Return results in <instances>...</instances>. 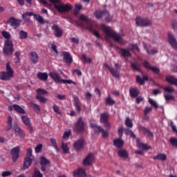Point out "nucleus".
Returning a JSON list of instances; mask_svg holds the SVG:
<instances>
[{
	"mask_svg": "<svg viewBox=\"0 0 177 177\" xmlns=\"http://www.w3.org/2000/svg\"><path fill=\"white\" fill-rule=\"evenodd\" d=\"M102 30L105 33V39L108 41V42H110V38H112L115 42H118V44H121L122 45L124 44L122 35L115 32L111 28L102 24Z\"/></svg>",
	"mask_w": 177,
	"mask_h": 177,
	"instance_id": "1",
	"label": "nucleus"
},
{
	"mask_svg": "<svg viewBox=\"0 0 177 177\" xmlns=\"http://www.w3.org/2000/svg\"><path fill=\"white\" fill-rule=\"evenodd\" d=\"M80 20H82V27L84 28H86L88 31H91L96 37L97 38H102L99 32L95 30V26H96V23L89 19L86 15L82 14L80 16Z\"/></svg>",
	"mask_w": 177,
	"mask_h": 177,
	"instance_id": "2",
	"label": "nucleus"
},
{
	"mask_svg": "<svg viewBox=\"0 0 177 177\" xmlns=\"http://www.w3.org/2000/svg\"><path fill=\"white\" fill-rule=\"evenodd\" d=\"M50 3L54 5V7L60 13H68L71 9H73V6L71 4H64L60 0H48Z\"/></svg>",
	"mask_w": 177,
	"mask_h": 177,
	"instance_id": "3",
	"label": "nucleus"
},
{
	"mask_svg": "<svg viewBox=\"0 0 177 177\" xmlns=\"http://www.w3.org/2000/svg\"><path fill=\"white\" fill-rule=\"evenodd\" d=\"M6 71L0 73V80L2 81H9L10 78H13L14 71L9 63L6 64Z\"/></svg>",
	"mask_w": 177,
	"mask_h": 177,
	"instance_id": "4",
	"label": "nucleus"
},
{
	"mask_svg": "<svg viewBox=\"0 0 177 177\" xmlns=\"http://www.w3.org/2000/svg\"><path fill=\"white\" fill-rule=\"evenodd\" d=\"M104 66L109 70L111 75H113L114 78H120V70H121L120 64H115V68L109 66L107 64H104Z\"/></svg>",
	"mask_w": 177,
	"mask_h": 177,
	"instance_id": "5",
	"label": "nucleus"
},
{
	"mask_svg": "<svg viewBox=\"0 0 177 177\" xmlns=\"http://www.w3.org/2000/svg\"><path fill=\"white\" fill-rule=\"evenodd\" d=\"M84 122L82 120V118H80L79 120L76 122L75 124H74L73 130L77 134H82L84 131Z\"/></svg>",
	"mask_w": 177,
	"mask_h": 177,
	"instance_id": "6",
	"label": "nucleus"
},
{
	"mask_svg": "<svg viewBox=\"0 0 177 177\" xmlns=\"http://www.w3.org/2000/svg\"><path fill=\"white\" fill-rule=\"evenodd\" d=\"M3 52L8 56L13 55V41L12 40H6L3 47Z\"/></svg>",
	"mask_w": 177,
	"mask_h": 177,
	"instance_id": "7",
	"label": "nucleus"
},
{
	"mask_svg": "<svg viewBox=\"0 0 177 177\" xmlns=\"http://www.w3.org/2000/svg\"><path fill=\"white\" fill-rule=\"evenodd\" d=\"M136 24L137 26L140 27H146L147 26H150V24H151V21L146 18L136 17Z\"/></svg>",
	"mask_w": 177,
	"mask_h": 177,
	"instance_id": "8",
	"label": "nucleus"
},
{
	"mask_svg": "<svg viewBox=\"0 0 177 177\" xmlns=\"http://www.w3.org/2000/svg\"><path fill=\"white\" fill-rule=\"evenodd\" d=\"M13 130L15 136L19 137L21 139H24L26 136L24 131L22 130L17 124H14Z\"/></svg>",
	"mask_w": 177,
	"mask_h": 177,
	"instance_id": "9",
	"label": "nucleus"
},
{
	"mask_svg": "<svg viewBox=\"0 0 177 177\" xmlns=\"http://www.w3.org/2000/svg\"><path fill=\"white\" fill-rule=\"evenodd\" d=\"M100 121L106 129H110V123L109 122V113H103L100 115Z\"/></svg>",
	"mask_w": 177,
	"mask_h": 177,
	"instance_id": "10",
	"label": "nucleus"
},
{
	"mask_svg": "<svg viewBox=\"0 0 177 177\" xmlns=\"http://www.w3.org/2000/svg\"><path fill=\"white\" fill-rule=\"evenodd\" d=\"M37 95H36V99H37V100L39 101V102L45 103L46 102V101H48V99L45 98V97L43 96V95L48 93L46 91L42 90V89H38L37 91Z\"/></svg>",
	"mask_w": 177,
	"mask_h": 177,
	"instance_id": "11",
	"label": "nucleus"
},
{
	"mask_svg": "<svg viewBox=\"0 0 177 177\" xmlns=\"http://www.w3.org/2000/svg\"><path fill=\"white\" fill-rule=\"evenodd\" d=\"M175 90L172 89H165L164 93L165 100L167 103L170 101H174L175 97L172 95V93L174 92Z\"/></svg>",
	"mask_w": 177,
	"mask_h": 177,
	"instance_id": "12",
	"label": "nucleus"
},
{
	"mask_svg": "<svg viewBox=\"0 0 177 177\" xmlns=\"http://www.w3.org/2000/svg\"><path fill=\"white\" fill-rule=\"evenodd\" d=\"M20 147H15L10 150V155L12 157V162H16L20 156Z\"/></svg>",
	"mask_w": 177,
	"mask_h": 177,
	"instance_id": "13",
	"label": "nucleus"
},
{
	"mask_svg": "<svg viewBox=\"0 0 177 177\" xmlns=\"http://www.w3.org/2000/svg\"><path fill=\"white\" fill-rule=\"evenodd\" d=\"M6 24H9L14 28H19L20 24H21V21L12 17L10 18L9 21H7Z\"/></svg>",
	"mask_w": 177,
	"mask_h": 177,
	"instance_id": "14",
	"label": "nucleus"
},
{
	"mask_svg": "<svg viewBox=\"0 0 177 177\" xmlns=\"http://www.w3.org/2000/svg\"><path fill=\"white\" fill-rule=\"evenodd\" d=\"M21 118L24 125L27 126V130L29 131L30 133H32L34 129H32V127L30 125V118H29L27 115H22Z\"/></svg>",
	"mask_w": 177,
	"mask_h": 177,
	"instance_id": "15",
	"label": "nucleus"
},
{
	"mask_svg": "<svg viewBox=\"0 0 177 177\" xmlns=\"http://www.w3.org/2000/svg\"><path fill=\"white\" fill-rule=\"evenodd\" d=\"M39 164L41 166V172H44L45 171H46V165L50 164V160L48 158H45L44 156H41L39 158Z\"/></svg>",
	"mask_w": 177,
	"mask_h": 177,
	"instance_id": "16",
	"label": "nucleus"
},
{
	"mask_svg": "<svg viewBox=\"0 0 177 177\" xmlns=\"http://www.w3.org/2000/svg\"><path fill=\"white\" fill-rule=\"evenodd\" d=\"M73 149H75L76 151H80L84 149V140L81 138L76 140L73 143Z\"/></svg>",
	"mask_w": 177,
	"mask_h": 177,
	"instance_id": "17",
	"label": "nucleus"
},
{
	"mask_svg": "<svg viewBox=\"0 0 177 177\" xmlns=\"http://www.w3.org/2000/svg\"><path fill=\"white\" fill-rule=\"evenodd\" d=\"M51 28L54 31V35L57 38H62L63 35V29L58 27L57 25H53Z\"/></svg>",
	"mask_w": 177,
	"mask_h": 177,
	"instance_id": "18",
	"label": "nucleus"
},
{
	"mask_svg": "<svg viewBox=\"0 0 177 177\" xmlns=\"http://www.w3.org/2000/svg\"><path fill=\"white\" fill-rule=\"evenodd\" d=\"M168 39L171 46H172L176 50H177V41L176 39H175V36H174L172 33L169 32Z\"/></svg>",
	"mask_w": 177,
	"mask_h": 177,
	"instance_id": "19",
	"label": "nucleus"
},
{
	"mask_svg": "<svg viewBox=\"0 0 177 177\" xmlns=\"http://www.w3.org/2000/svg\"><path fill=\"white\" fill-rule=\"evenodd\" d=\"M139 131L145 135H147V136L149 138H153V133H151V131L148 130V129L145 127L139 126Z\"/></svg>",
	"mask_w": 177,
	"mask_h": 177,
	"instance_id": "20",
	"label": "nucleus"
},
{
	"mask_svg": "<svg viewBox=\"0 0 177 177\" xmlns=\"http://www.w3.org/2000/svg\"><path fill=\"white\" fill-rule=\"evenodd\" d=\"M73 176L74 177H86L87 174H86V171L84 169L79 168L77 170H74L73 171Z\"/></svg>",
	"mask_w": 177,
	"mask_h": 177,
	"instance_id": "21",
	"label": "nucleus"
},
{
	"mask_svg": "<svg viewBox=\"0 0 177 177\" xmlns=\"http://www.w3.org/2000/svg\"><path fill=\"white\" fill-rule=\"evenodd\" d=\"M93 160H94V159L93 158V155L88 154V156L86 157V158H84V160H83L82 164L84 166H89V165H91V164H93Z\"/></svg>",
	"mask_w": 177,
	"mask_h": 177,
	"instance_id": "22",
	"label": "nucleus"
},
{
	"mask_svg": "<svg viewBox=\"0 0 177 177\" xmlns=\"http://www.w3.org/2000/svg\"><path fill=\"white\" fill-rule=\"evenodd\" d=\"M73 102H74V107H75L76 112L80 113L81 112V102L79 98L77 96L73 97Z\"/></svg>",
	"mask_w": 177,
	"mask_h": 177,
	"instance_id": "23",
	"label": "nucleus"
},
{
	"mask_svg": "<svg viewBox=\"0 0 177 177\" xmlns=\"http://www.w3.org/2000/svg\"><path fill=\"white\" fill-rule=\"evenodd\" d=\"M94 133L96 135L102 133V137H103V138H106V137H108V132L100 127H98V130H96V129H94Z\"/></svg>",
	"mask_w": 177,
	"mask_h": 177,
	"instance_id": "24",
	"label": "nucleus"
},
{
	"mask_svg": "<svg viewBox=\"0 0 177 177\" xmlns=\"http://www.w3.org/2000/svg\"><path fill=\"white\" fill-rule=\"evenodd\" d=\"M113 146H115L117 149H122L124 146V141L121 140V138H117L113 140Z\"/></svg>",
	"mask_w": 177,
	"mask_h": 177,
	"instance_id": "25",
	"label": "nucleus"
},
{
	"mask_svg": "<svg viewBox=\"0 0 177 177\" xmlns=\"http://www.w3.org/2000/svg\"><path fill=\"white\" fill-rule=\"evenodd\" d=\"M165 80L167 82H169V84H171L172 85H176V86H177V79L175 78V76L167 75L165 77Z\"/></svg>",
	"mask_w": 177,
	"mask_h": 177,
	"instance_id": "26",
	"label": "nucleus"
},
{
	"mask_svg": "<svg viewBox=\"0 0 177 177\" xmlns=\"http://www.w3.org/2000/svg\"><path fill=\"white\" fill-rule=\"evenodd\" d=\"M49 75L50 78L53 80L55 82H59L62 84V81H63V79H62V77L59 76L57 74L55 73H50Z\"/></svg>",
	"mask_w": 177,
	"mask_h": 177,
	"instance_id": "27",
	"label": "nucleus"
},
{
	"mask_svg": "<svg viewBox=\"0 0 177 177\" xmlns=\"http://www.w3.org/2000/svg\"><path fill=\"white\" fill-rule=\"evenodd\" d=\"M30 60L33 63V64H37L38 63V60H39V57L37 53L32 51L30 53Z\"/></svg>",
	"mask_w": 177,
	"mask_h": 177,
	"instance_id": "28",
	"label": "nucleus"
},
{
	"mask_svg": "<svg viewBox=\"0 0 177 177\" xmlns=\"http://www.w3.org/2000/svg\"><path fill=\"white\" fill-rule=\"evenodd\" d=\"M32 163V160L29 157L24 158V169H28L29 167H30L31 164Z\"/></svg>",
	"mask_w": 177,
	"mask_h": 177,
	"instance_id": "29",
	"label": "nucleus"
},
{
	"mask_svg": "<svg viewBox=\"0 0 177 177\" xmlns=\"http://www.w3.org/2000/svg\"><path fill=\"white\" fill-rule=\"evenodd\" d=\"M118 156L127 159L129 158V151L127 149H120L118 151Z\"/></svg>",
	"mask_w": 177,
	"mask_h": 177,
	"instance_id": "30",
	"label": "nucleus"
},
{
	"mask_svg": "<svg viewBox=\"0 0 177 177\" xmlns=\"http://www.w3.org/2000/svg\"><path fill=\"white\" fill-rule=\"evenodd\" d=\"M37 77L40 81H48V73H42V72H39L37 74Z\"/></svg>",
	"mask_w": 177,
	"mask_h": 177,
	"instance_id": "31",
	"label": "nucleus"
},
{
	"mask_svg": "<svg viewBox=\"0 0 177 177\" xmlns=\"http://www.w3.org/2000/svg\"><path fill=\"white\" fill-rule=\"evenodd\" d=\"M13 120L12 118V116H8L7 118V126L6 127V131H8L12 129V128H14V126L12 124Z\"/></svg>",
	"mask_w": 177,
	"mask_h": 177,
	"instance_id": "32",
	"label": "nucleus"
},
{
	"mask_svg": "<svg viewBox=\"0 0 177 177\" xmlns=\"http://www.w3.org/2000/svg\"><path fill=\"white\" fill-rule=\"evenodd\" d=\"M120 55L122 57H131L132 56L129 49L127 50L126 48H120Z\"/></svg>",
	"mask_w": 177,
	"mask_h": 177,
	"instance_id": "33",
	"label": "nucleus"
},
{
	"mask_svg": "<svg viewBox=\"0 0 177 177\" xmlns=\"http://www.w3.org/2000/svg\"><path fill=\"white\" fill-rule=\"evenodd\" d=\"M153 159L163 162L167 160V155L165 153H160L157 156H153Z\"/></svg>",
	"mask_w": 177,
	"mask_h": 177,
	"instance_id": "34",
	"label": "nucleus"
},
{
	"mask_svg": "<svg viewBox=\"0 0 177 177\" xmlns=\"http://www.w3.org/2000/svg\"><path fill=\"white\" fill-rule=\"evenodd\" d=\"M149 80V77H147V76L144 75L142 77H140V76H137L136 77V81L138 84H140V85H144L145 82H146V81Z\"/></svg>",
	"mask_w": 177,
	"mask_h": 177,
	"instance_id": "35",
	"label": "nucleus"
},
{
	"mask_svg": "<svg viewBox=\"0 0 177 177\" xmlns=\"http://www.w3.org/2000/svg\"><path fill=\"white\" fill-rule=\"evenodd\" d=\"M62 55L64 58L66 59V63H72L73 62V57H71V55L70 53L63 52Z\"/></svg>",
	"mask_w": 177,
	"mask_h": 177,
	"instance_id": "36",
	"label": "nucleus"
},
{
	"mask_svg": "<svg viewBox=\"0 0 177 177\" xmlns=\"http://www.w3.org/2000/svg\"><path fill=\"white\" fill-rule=\"evenodd\" d=\"M12 109H14V111H17V113H19L23 115L26 113V111H24V109L22 107H21L19 105L13 104Z\"/></svg>",
	"mask_w": 177,
	"mask_h": 177,
	"instance_id": "37",
	"label": "nucleus"
},
{
	"mask_svg": "<svg viewBox=\"0 0 177 177\" xmlns=\"http://www.w3.org/2000/svg\"><path fill=\"white\" fill-rule=\"evenodd\" d=\"M115 104V100H113L111 96H108L105 100V105L113 106Z\"/></svg>",
	"mask_w": 177,
	"mask_h": 177,
	"instance_id": "38",
	"label": "nucleus"
},
{
	"mask_svg": "<svg viewBox=\"0 0 177 177\" xmlns=\"http://www.w3.org/2000/svg\"><path fill=\"white\" fill-rule=\"evenodd\" d=\"M34 19H36V21H38V23L40 24H45V20L41 15L35 14Z\"/></svg>",
	"mask_w": 177,
	"mask_h": 177,
	"instance_id": "39",
	"label": "nucleus"
},
{
	"mask_svg": "<svg viewBox=\"0 0 177 177\" xmlns=\"http://www.w3.org/2000/svg\"><path fill=\"white\" fill-rule=\"evenodd\" d=\"M139 91L136 90V89H131L129 90V95H131V97L132 98H136L138 97V96L139 95Z\"/></svg>",
	"mask_w": 177,
	"mask_h": 177,
	"instance_id": "40",
	"label": "nucleus"
},
{
	"mask_svg": "<svg viewBox=\"0 0 177 177\" xmlns=\"http://www.w3.org/2000/svg\"><path fill=\"white\" fill-rule=\"evenodd\" d=\"M19 34L20 39H26L28 37V33L24 30H20Z\"/></svg>",
	"mask_w": 177,
	"mask_h": 177,
	"instance_id": "41",
	"label": "nucleus"
},
{
	"mask_svg": "<svg viewBox=\"0 0 177 177\" xmlns=\"http://www.w3.org/2000/svg\"><path fill=\"white\" fill-rule=\"evenodd\" d=\"M62 151L65 153L66 154H69L70 153V148L67 147V145L64 144V142H62Z\"/></svg>",
	"mask_w": 177,
	"mask_h": 177,
	"instance_id": "42",
	"label": "nucleus"
},
{
	"mask_svg": "<svg viewBox=\"0 0 177 177\" xmlns=\"http://www.w3.org/2000/svg\"><path fill=\"white\" fill-rule=\"evenodd\" d=\"M30 106L34 109L35 111L40 112L41 107L37 104H35L34 102H30Z\"/></svg>",
	"mask_w": 177,
	"mask_h": 177,
	"instance_id": "43",
	"label": "nucleus"
},
{
	"mask_svg": "<svg viewBox=\"0 0 177 177\" xmlns=\"http://www.w3.org/2000/svg\"><path fill=\"white\" fill-rule=\"evenodd\" d=\"M50 142L52 144V147L55 149V151L59 152V147H58V145H57L56 140L51 138V140H50Z\"/></svg>",
	"mask_w": 177,
	"mask_h": 177,
	"instance_id": "44",
	"label": "nucleus"
},
{
	"mask_svg": "<svg viewBox=\"0 0 177 177\" xmlns=\"http://www.w3.org/2000/svg\"><path fill=\"white\" fill-rule=\"evenodd\" d=\"M103 17L105 18L106 21H111V17L107 10H104Z\"/></svg>",
	"mask_w": 177,
	"mask_h": 177,
	"instance_id": "45",
	"label": "nucleus"
},
{
	"mask_svg": "<svg viewBox=\"0 0 177 177\" xmlns=\"http://www.w3.org/2000/svg\"><path fill=\"white\" fill-rule=\"evenodd\" d=\"M144 48L145 49V50H147V53H148V55H156V53H158V51L156 49H152L151 50H149V48L146 47V44H144Z\"/></svg>",
	"mask_w": 177,
	"mask_h": 177,
	"instance_id": "46",
	"label": "nucleus"
},
{
	"mask_svg": "<svg viewBox=\"0 0 177 177\" xmlns=\"http://www.w3.org/2000/svg\"><path fill=\"white\" fill-rule=\"evenodd\" d=\"M139 148L144 151H148L151 149V147L148 146L147 144H144V143H140Z\"/></svg>",
	"mask_w": 177,
	"mask_h": 177,
	"instance_id": "47",
	"label": "nucleus"
},
{
	"mask_svg": "<svg viewBox=\"0 0 177 177\" xmlns=\"http://www.w3.org/2000/svg\"><path fill=\"white\" fill-rule=\"evenodd\" d=\"M125 125L128 128H132L133 127V123L132 122V120H130V118H126Z\"/></svg>",
	"mask_w": 177,
	"mask_h": 177,
	"instance_id": "48",
	"label": "nucleus"
},
{
	"mask_svg": "<svg viewBox=\"0 0 177 177\" xmlns=\"http://www.w3.org/2000/svg\"><path fill=\"white\" fill-rule=\"evenodd\" d=\"M32 177H43V174L38 169H35L34 173H32Z\"/></svg>",
	"mask_w": 177,
	"mask_h": 177,
	"instance_id": "49",
	"label": "nucleus"
},
{
	"mask_svg": "<svg viewBox=\"0 0 177 177\" xmlns=\"http://www.w3.org/2000/svg\"><path fill=\"white\" fill-rule=\"evenodd\" d=\"M82 60H83V63H92V59L86 57L85 54L82 55Z\"/></svg>",
	"mask_w": 177,
	"mask_h": 177,
	"instance_id": "50",
	"label": "nucleus"
},
{
	"mask_svg": "<svg viewBox=\"0 0 177 177\" xmlns=\"http://www.w3.org/2000/svg\"><path fill=\"white\" fill-rule=\"evenodd\" d=\"M104 11H96L95 12V16L96 19H102L104 16Z\"/></svg>",
	"mask_w": 177,
	"mask_h": 177,
	"instance_id": "51",
	"label": "nucleus"
},
{
	"mask_svg": "<svg viewBox=\"0 0 177 177\" xmlns=\"http://www.w3.org/2000/svg\"><path fill=\"white\" fill-rule=\"evenodd\" d=\"M128 48H129V50H135V49L138 52L140 50L139 49V47L136 44H129Z\"/></svg>",
	"mask_w": 177,
	"mask_h": 177,
	"instance_id": "52",
	"label": "nucleus"
},
{
	"mask_svg": "<svg viewBox=\"0 0 177 177\" xmlns=\"http://www.w3.org/2000/svg\"><path fill=\"white\" fill-rule=\"evenodd\" d=\"M148 102L149 104H151V106L154 107L155 109H158V104H156V102H155L153 100L149 98V99H148Z\"/></svg>",
	"mask_w": 177,
	"mask_h": 177,
	"instance_id": "53",
	"label": "nucleus"
},
{
	"mask_svg": "<svg viewBox=\"0 0 177 177\" xmlns=\"http://www.w3.org/2000/svg\"><path fill=\"white\" fill-rule=\"evenodd\" d=\"M53 111L58 115H61L62 112L60 111L59 107L56 104H53Z\"/></svg>",
	"mask_w": 177,
	"mask_h": 177,
	"instance_id": "54",
	"label": "nucleus"
},
{
	"mask_svg": "<svg viewBox=\"0 0 177 177\" xmlns=\"http://www.w3.org/2000/svg\"><path fill=\"white\" fill-rule=\"evenodd\" d=\"M2 35H3V38H5L6 39H10L11 35H10V32L3 30Z\"/></svg>",
	"mask_w": 177,
	"mask_h": 177,
	"instance_id": "55",
	"label": "nucleus"
},
{
	"mask_svg": "<svg viewBox=\"0 0 177 177\" xmlns=\"http://www.w3.org/2000/svg\"><path fill=\"white\" fill-rule=\"evenodd\" d=\"M169 142L173 147H177V139L176 138H170Z\"/></svg>",
	"mask_w": 177,
	"mask_h": 177,
	"instance_id": "56",
	"label": "nucleus"
},
{
	"mask_svg": "<svg viewBox=\"0 0 177 177\" xmlns=\"http://www.w3.org/2000/svg\"><path fill=\"white\" fill-rule=\"evenodd\" d=\"M61 84H73V85H77V83L73 82L71 80H62Z\"/></svg>",
	"mask_w": 177,
	"mask_h": 177,
	"instance_id": "57",
	"label": "nucleus"
},
{
	"mask_svg": "<svg viewBox=\"0 0 177 177\" xmlns=\"http://www.w3.org/2000/svg\"><path fill=\"white\" fill-rule=\"evenodd\" d=\"M43 145L42 144H38L37 146L35 148V152L39 153L42 150Z\"/></svg>",
	"mask_w": 177,
	"mask_h": 177,
	"instance_id": "58",
	"label": "nucleus"
},
{
	"mask_svg": "<svg viewBox=\"0 0 177 177\" xmlns=\"http://www.w3.org/2000/svg\"><path fill=\"white\" fill-rule=\"evenodd\" d=\"M52 49L55 52L54 56H57L59 55V51H57V46L55 44H51Z\"/></svg>",
	"mask_w": 177,
	"mask_h": 177,
	"instance_id": "59",
	"label": "nucleus"
},
{
	"mask_svg": "<svg viewBox=\"0 0 177 177\" xmlns=\"http://www.w3.org/2000/svg\"><path fill=\"white\" fill-rule=\"evenodd\" d=\"M70 41L72 44H80V39L78 37H71Z\"/></svg>",
	"mask_w": 177,
	"mask_h": 177,
	"instance_id": "60",
	"label": "nucleus"
},
{
	"mask_svg": "<svg viewBox=\"0 0 177 177\" xmlns=\"http://www.w3.org/2000/svg\"><path fill=\"white\" fill-rule=\"evenodd\" d=\"M143 66L145 67L147 70H150L151 68V65H150V63L147 62V60L144 61Z\"/></svg>",
	"mask_w": 177,
	"mask_h": 177,
	"instance_id": "61",
	"label": "nucleus"
},
{
	"mask_svg": "<svg viewBox=\"0 0 177 177\" xmlns=\"http://www.w3.org/2000/svg\"><path fill=\"white\" fill-rule=\"evenodd\" d=\"M149 70H151V71H153V73H156V74H158V73H160V68L157 66H151V68Z\"/></svg>",
	"mask_w": 177,
	"mask_h": 177,
	"instance_id": "62",
	"label": "nucleus"
},
{
	"mask_svg": "<svg viewBox=\"0 0 177 177\" xmlns=\"http://www.w3.org/2000/svg\"><path fill=\"white\" fill-rule=\"evenodd\" d=\"M11 174H12V173L10 171H2L1 176L2 177H8V176H10Z\"/></svg>",
	"mask_w": 177,
	"mask_h": 177,
	"instance_id": "63",
	"label": "nucleus"
},
{
	"mask_svg": "<svg viewBox=\"0 0 177 177\" xmlns=\"http://www.w3.org/2000/svg\"><path fill=\"white\" fill-rule=\"evenodd\" d=\"M152 109L151 107L145 108L144 115H147L148 113H151Z\"/></svg>",
	"mask_w": 177,
	"mask_h": 177,
	"instance_id": "64",
	"label": "nucleus"
}]
</instances>
